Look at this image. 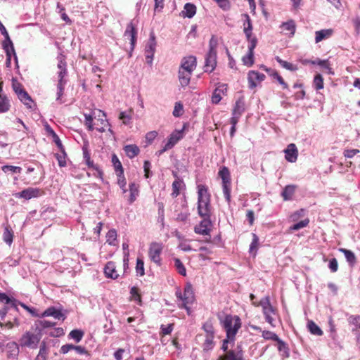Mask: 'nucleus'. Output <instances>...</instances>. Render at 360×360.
Returning a JSON list of instances; mask_svg holds the SVG:
<instances>
[{
    "mask_svg": "<svg viewBox=\"0 0 360 360\" xmlns=\"http://www.w3.org/2000/svg\"><path fill=\"white\" fill-rule=\"evenodd\" d=\"M129 191H130L129 201H130V203H131L136 200V198L139 194L138 186L135 183H131L129 184Z\"/></svg>",
    "mask_w": 360,
    "mask_h": 360,
    "instance_id": "44",
    "label": "nucleus"
},
{
    "mask_svg": "<svg viewBox=\"0 0 360 360\" xmlns=\"http://www.w3.org/2000/svg\"><path fill=\"white\" fill-rule=\"evenodd\" d=\"M128 248H129V245H128L127 243H124L122 244V248L124 250V258H123V262H124V266H127L128 265V262H129V251H128Z\"/></svg>",
    "mask_w": 360,
    "mask_h": 360,
    "instance_id": "62",
    "label": "nucleus"
},
{
    "mask_svg": "<svg viewBox=\"0 0 360 360\" xmlns=\"http://www.w3.org/2000/svg\"><path fill=\"white\" fill-rule=\"evenodd\" d=\"M307 328L309 332L313 335H321L323 334L321 329L313 321H308Z\"/></svg>",
    "mask_w": 360,
    "mask_h": 360,
    "instance_id": "40",
    "label": "nucleus"
},
{
    "mask_svg": "<svg viewBox=\"0 0 360 360\" xmlns=\"http://www.w3.org/2000/svg\"><path fill=\"white\" fill-rule=\"evenodd\" d=\"M197 67V59L194 56H184L180 63L179 69L189 72H193Z\"/></svg>",
    "mask_w": 360,
    "mask_h": 360,
    "instance_id": "10",
    "label": "nucleus"
},
{
    "mask_svg": "<svg viewBox=\"0 0 360 360\" xmlns=\"http://www.w3.org/2000/svg\"><path fill=\"white\" fill-rule=\"evenodd\" d=\"M217 39L214 37H212L209 42L208 52L217 53Z\"/></svg>",
    "mask_w": 360,
    "mask_h": 360,
    "instance_id": "61",
    "label": "nucleus"
},
{
    "mask_svg": "<svg viewBox=\"0 0 360 360\" xmlns=\"http://www.w3.org/2000/svg\"><path fill=\"white\" fill-rule=\"evenodd\" d=\"M347 321L350 325L354 326L353 331H356L360 334V316L350 315Z\"/></svg>",
    "mask_w": 360,
    "mask_h": 360,
    "instance_id": "32",
    "label": "nucleus"
},
{
    "mask_svg": "<svg viewBox=\"0 0 360 360\" xmlns=\"http://www.w3.org/2000/svg\"><path fill=\"white\" fill-rule=\"evenodd\" d=\"M136 272L138 275H139L141 276H143L145 274L144 262L140 258H137V260H136Z\"/></svg>",
    "mask_w": 360,
    "mask_h": 360,
    "instance_id": "56",
    "label": "nucleus"
},
{
    "mask_svg": "<svg viewBox=\"0 0 360 360\" xmlns=\"http://www.w3.org/2000/svg\"><path fill=\"white\" fill-rule=\"evenodd\" d=\"M305 214V210L304 209H300L299 210H297L296 212H293L290 218L292 221H295L298 220L300 217H304Z\"/></svg>",
    "mask_w": 360,
    "mask_h": 360,
    "instance_id": "60",
    "label": "nucleus"
},
{
    "mask_svg": "<svg viewBox=\"0 0 360 360\" xmlns=\"http://www.w3.org/2000/svg\"><path fill=\"white\" fill-rule=\"evenodd\" d=\"M253 304L262 307L266 321L271 326L275 327L274 316L276 314V311L270 303L269 297L268 296L264 297L258 303L253 302Z\"/></svg>",
    "mask_w": 360,
    "mask_h": 360,
    "instance_id": "4",
    "label": "nucleus"
},
{
    "mask_svg": "<svg viewBox=\"0 0 360 360\" xmlns=\"http://www.w3.org/2000/svg\"><path fill=\"white\" fill-rule=\"evenodd\" d=\"M266 78V76L255 70H250L248 74V80L250 89H254L261 84Z\"/></svg>",
    "mask_w": 360,
    "mask_h": 360,
    "instance_id": "12",
    "label": "nucleus"
},
{
    "mask_svg": "<svg viewBox=\"0 0 360 360\" xmlns=\"http://www.w3.org/2000/svg\"><path fill=\"white\" fill-rule=\"evenodd\" d=\"M17 95L18 98L24 103V105H25L28 108H32L33 101L24 89L18 92Z\"/></svg>",
    "mask_w": 360,
    "mask_h": 360,
    "instance_id": "26",
    "label": "nucleus"
},
{
    "mask_svg": "<svg viewBox=\"0 0 360 360\" xmlns=\"http://www.w3.org/2000/svg\"><path fill=\"white\" fill-rule=\"evenodd\" d=\"M184 127L179 130H174L168 137L162 148L156 152V155L160 156L162 153L172 148L184 136Z\"/></svg>",
    "mask_w": 360,
    "mask_h": 360,
    "instance_id": "6",
    "label": "nucleus"
},
{
    "mask_svg": "<svg viewBox=\"0 0 360 360\" xmlns=\"http://www.w3.org/2000/svg\"><path fill=\"white\" fill-rule=\"evenodd\" d=\"M202 329L206 333V336H214V329L210 321L205 322L202 326Z\"/></svg>",
    "mask_w": 360,
    "mask_h": 360,
    "instance_id": "50",
    "label": "nucleus"
},
{
    "mask_svg": "<svg viewBox=\"0 0 360 360\" xmlns=\"http://www.w3.org/2000/svg\"><path fill=\"white\" fill-rule=\"evenodd\" d=\"M104 274L107 278L116 279L118 278L119 274L116 271V266L114 262H108L105 266Z\"/></svg>",
    "mask_w": 360,
    "mask_h": 360,
    "instance_id": "21",
    "label": "nucleus"
},
{
    "mask_svg": "<svg viewBox=\"0 0 360 360\" xmlns=\"http://www.w3.org/2000/svg\"><path fill=\"white\" fill-rule=\"evenodd\" d=\"M281 27L283 32H286L285 34H288L290 37H292L295 32V23L292 20L283 22Z\"/></svg>",
    "mask_w": 360,
    "mask_h": 360,
    "instance_id": "25",
    "label": "nucleus"
},
{
    "mask_svg": "<svg viewBox=\"0 0 360 360\" xmlns=\"http://www.w3.org/2000/svg\"><path fill=\"white\" fill-rule=\"evenodd\" d=\"M198 212L200 217H210V195L204 185L198 186Z\"/></svg>",
    "mask_w": 360,
    "mask_h": 360,
    "instance_id": "2",
    "label": "nucleus"
},
{
    "mask_svg": "<svg viewBox=\"0 0 360 360\" xmlns=\"http://www.w3.org/2000/svg\"><path fill=\"white\" fill-rule=\"evenodd\" d=\"M278 342V349L281 353L282 356H289V349L287 344L280 338L276 341Z\"/></svg>",
    "mask_w": 360,
    "mask_h": 360,
    "instance_id": "38",
    "label": "nucleus"
},
{
    "mask_svg": "<svg viewBox=\"0 0 360 360\" xmlns=\"http://www.w3.org/2000/svg\"><path fill=\"white\" fill-rule=\"evenodd\" d=\"M244 110V104L242 101H236L233 111V115H237L238 116H240L242 112Z\"/></svg>",
    "mask_w": 360,
    "mask_h": 360,
    "instance_id": "57",
    "label": "nucleus"
},
{
    "mask_svg": "<svg viewBox=\"0 0 360 360\" xmlns=\"http://www.w3.org/2000/svg\"><path fill=\"white\" fill-rule=\"evenodd\" d=\"M296 188V186L295 185H288L286 186L282 193L281 196L283 197L284 200H290L292 199V195L295 193Z\"/></svg>",
    "mask_w": 360,
    "mask_h": 360,
    "instance_id": "30",
    "label": "nucleus"
},
{
    "mask_svg": "<svg viewBox=\"0 0 360 360\" xmlns=\"http://www.w3.org/2000/svg\"><path fill=\"white\" fill-rule=\"evenodd\" d=\"M339 250L341 252L344 253L347 261L351 265H354L356 263V257L353 252H352L351 250L345 249V248H340Z\"/></svg>",
    "mask_w": 360,
    "mask_h": 360,
    "instance_id": "39",
    "label": "nucleus"
},
{
    "mask_svg": "<svg viewBox=\"0 0 360 360\" xmlns=\"http://www.w3.org/2000/svg\"><path fill=\"white\" fill-rule=\"evenodd\" d=\"M3 240L9 246H11L13 243V231L8 226L4 228V231L3 233Z\"/></svg>",
    "mask_w": 360,
    "mask_h": 360,
    "instance_id": "34",
    "label": "nucleus"
},
{
    "mask_svg": "<svg viewBox=\"0 0 360 360\" xmlns=\"http://www.w3.org/2000/svg\"><path fill=\"white\" fill-rule=\"evenodd\" d=\"M184 183L182 180L177 179L172 183V195L174 198L177 197L179 195L180 190L184 187Z\"/></svg>",
    "mask_w": 360,
    "mask_h": 360,
    "instance_id": "33",
    "label": "nucleus"
},
{
    "mask_svg": "<svg viewBox=\"0 0 360 360\" xmlns=\"http://www.w3.org/2000/svg\"><path fill=\"white\" fill-rule=\"evenodd\" d=\"M163 250V245L160 243L153 242L150 245L148 255L152 262L158 266L161 264L160 255Z\"/></svg>",
    "mask_w": 360,
    "mask_h": 360,
    "instance_id": "7",
    "label": "nucleus"
},
{
    "mask_svg": "<svg viewBox=\"0 0 360 360\" xmlns=\"http://www.w3.org/2000/svg\"><path fill=\"white\" fill-rule=\"evenodd\" d=\"M302 64L307 65V64H312V65H321V67L323 69L325 72L329 74V75H333V72L330 67V64L327 60H320L316 59V60H303L302 61Z\"/></svg>",
    "mask_w": 360,
    "mask_h": 360,
    "instance_id": "18",
    "label": "nucleus"
},
{
    "mask_svg": "<svg viewBox=\"0 0 360 360\" xmlns=\"http://www.w3.org/2000/svg\"><path fill=\"white\" fill-rule=\"evenodd\" d=\"M223 193L228 202L231 201V182L222 183Z\"/></svg>",
    "mask_w": 360,
    "mask_h": 360,
    "instance_id": "47",
    "label": "nucleus"
},
{
    "mask_svg": "<svg viewBox=\"0 0 360 360\" xmlns=\"http://www.w3.org/2000/svg\"><path fill=\"white\" fill-rule=\"evenodd\" d=\"M257 43L253 40L252 43L248 44V52L242 58L243 64L248 67H250L254 63V49H255Z\"/></svg>",
    "mask_w": 360,
    "mask_h": 360,
    "instance_id": "17",
    "label": "nucleus"
},
{
    "mask_svg": "<svg viewBox=\"0 0 360 360\" xmlns=\"http://www.w3.org/2000/svg\"><path fill=\"white\" fill-rule=\"evenodd\" d=\"M113 167L116 172L117 176H121L124 174V169L119 159H112Z\"/></svg>",
    "mask_w": 360,
    "mask_h": 360,
    "instance_id": "49",
    "label": "nucleus"
},
{
    "mask_svg": "<svg viewBox=\"0 0 360 360\" xmlns=\"http://www.w3.org/2000/svg\"><path fill=\"white\" fill-rule=\"evenodd\" d=\"M0 302L5 304H11L13 307L17 309L16 300L11 299L5 293L0 292Z\"/></svg>",
    "mask_w": 360,
    "mask_h": 360,
    "instance_id": "48",
    "label": "nucleus"
},
{
    "mask_svg": "<svg viewBox=\"0 0 360 360\" xmlns=\"http://www.w3.org/2000/svg\"><path fill=\"white\" fill-rule=\"evenodd\" d=\"M124 150L128 158H134L135 156H137L140 152L139 148L134 144L125 146L124 147Z\"/></svg>",
    "mask_w": 360,
    "mask_h": 360,
    "instance_id": "29",
    "label": "nucleus"
},
{
    "mask_svg": "<svg viewBox=\"0 0 360 360\" xmlns=\"http://www.w3.org/2000/svg\"><path fill=\"white\" fill-rule=\"evenodd\" d=\"M196 13V6L191 3H186L184 6V10L181 15L184 18H193Z\"/></svg>",
    "mask_w": 360,
    "mask_h": 360,
    "instance_id": "24",
    "label": "nucleus"
},
{
    "mask_svg": "<svg viewBox=\"0 0 360 360\" xmlns=\"http://www.w3.org/2000/svg\"><path fill=\"white\" fill-rule=\"evenodd\" d=\"M41 338V329H39L37 333L32 331L25 332L20 338L19 342L22 347H27L32 349L37 347L38 343Z\"/></svg>",
    "mask_w": 360,
    "mask_h": 360,
    "instance_id": "5",
    "label": "nucleus"
},
{
    "mask_svg": "<svg viewBox=\"0 0 360 360\" xmlns=\"http://www.w3.org/2000/svg\"><path fill=\"white\" fill-rule=\"evenodd\" d=\"M42 316H53L56 319H65V315L62 311L53 307L47 308L41 314Z\"/></svg>",
    "mask_w": 360,
    "mask_h": 360,
    "instance_id": "22",
    "label": "nucleus"
},
{
    "mask_svg": "<svg viewBox=\"0 0 360 360\" xmlns=\"http://www.w3.org/2000/svg\"><path fill=\"white\" fill-rule=\"evenodd\" d=\"M227 91V84H218L217 86L215 88L212 96V103L214 104L219 103L222 99L223 96L226 94Z\"/></svg>",
    "mask_w": 360,
    "mask_h": 360,
    "instance_id": "16",
    "label": "nucleus"
},
{
    "mask_svg": "<svg viewBox=\"0 0 360 360\" xmlns=\"http://www.w3.org/2000/svg\"><path fill=\"white\" fill-rule=\"evenodd\" d=\"M41 195L40 190L37 188H27L20 192L15 194L16 198H24L25 200H30L33 198H37Z\"/></svg>",
    "mask_w": 360,
    "mask_h": 360,
    "instance_id": "15",
    "label": "nucleus"
},
{
    "mask_svg": "<svg viewBox=\"0 0 360 360\" xmlns=\"http://www.w3.org/2000/svg\"><path fill=\"white\" fill-rule=\"evenodd\" d=\"M133 109L130 108L127 111L120 112L119 119L124 125H129L131 122Z\"/></svg>",
    "mask_w": 360,
    "mask_h": 360,
    "instance_id": "28",
    "label": "nucleus"
},
{
    "mask_svg": "<svg viewBox=\"0 0 360 360\" xmlns=\"http://www.w3.org/2000/svg\"><path fill=\"white\" fill-rule=\"evenodd\" d=\"M117 184L120 186V187L122 188L123 193H126L127 192V189H126L127 183H126V179H125L124 174L117 176Z\"/></svg>",
    "mask_w": 360,
    "mask_h": 360,
    "instance_id": "63",
    "label": "nucleus"
},
{
    "mask_svg": "<svg viewBox=\"0 0 360 360\" xmlns=\"http://www.w3.org/2000/svg\"><path fill=\"white\" fill-rule=\"evenodd\" d=\"M158 134V131H150L146 133L143 141L144 146L147 147L148 146L152 144L154 140L157 138Z\"/></svg>",
    "mask_w": 360,
    "mask_h": 360,
    "instance_id": "37",
    "label": "nucleus"
},
{
    "mask_svg": "<svg viewBox=\"0 0 360 360\" xmlns=\"http://www.w3.org/2000/svg\"><path fill=\"white\" fill-rule=\"evenodd\" d=\"M83 335L84 333L82 330L77 329L72 330L69 334V336L75 340L76 342H80Z\"/></svg>",
    "mask_w": 360,
    "mask_h": 360,
    "instance_id": "54",
    "label": "nucleus"
},
{
    "mask_svg": "<svg viewBox=\"0 0 360 360\" xmlns=\"http://www.w3.org/2000/svg\"><path fill=\"white\" fill-rule=\"evenodd\" d=\"M203 219L200 222L198 225L194 227V231L195 233L201 235H210L212 226V222L210 217H202Z\"/></svg>",
    "mask_w": 360,
    "mask_h": 360,
    "instance_id": "13",
    "label": "nucleus"
},
{
    "mask_svg": "<svg viewBox=\"0 0 360 360\" xmlns=\"http://www.w3.org/2000/svg\"><path fill=\"white\" fill-rule=\"evenodd\" d=\"M221 325L226 332V336L229 339H236L238 330L241 328V320L236 315H226L220 320Z\"/></svg>",
    "mask_w": 360,
    "mask_h": 360,
    "instance_id": "3",
    "label": "nucleus"
},
{
    "mask_svg": "<svg viewBox=\"0 0 360 360\" xmlns=\"http://www.w3.org/2000/svg\"><path fill=\"white\" fill-rule=\"evenodd\" d=\"M156 39L155 36L153 32H151L150 34V37L148 41L146 43V47H145V55L146 58L147 60V63L150 65L153 63L154 53L155 52L156 49Z\"/></svg>",
    "mask_w": 360,
    "mask_h": 360,
    "instance_id": "8",
    "label": "nucleus"
},
{
    "mask_svg": "<svg viewBox=\"0 0 360 360\" xmlns=\"http://www.w3.org/2000/svg\"><path fill=\"white\" fill-rule=\"evenodd\" d=\"M333 34L332 29H323L315 32V43L318 44L324 39L330 38Z\"/></svg>",
    "mask_w": 360,
    "mask_h": 360,
    "instance_id": "23",
    "label": "nucleus"
},
{
    "mask_svg": "<svg viewBox=\"0 0 360 360\" xmlns=\"http://www.w3.org/2000/svg\"><path fill=\"white\" fill-rule=\"evenodd\" d=\"M313 84L316 90H320L323 88V79L320 74L314 77Z\"/></svg>",
    "mask_w": 360,
    "mask_h": 360,
    "instance_id": "52",
    "label": "nucleus"
},
{
    "mask_svg": "<svg viewBox=\"0 0 360 360\" xmlns=\"http://www.w3.org/2000/svg\"><path fill=\"white\" fill-rule=\"evenodd\" d=\"M217 66V53L207 52L205 58L203 70L205 72L211 73Z\"/></svg>",
    "mask_w": 360,
    "mask_h": 360,
    "instance_id": "14",
    "label": "nucleus"
},
{
    "mask_svg": "<svg viewBox=\"0 0 360 360\" xmlns=\"http://www.w3.org/2000/svg\"><path fill=\"white\" fill-rule=\"evenodd\" d=\"M262 336L265 340L277 341L279 339L278 336L274 332L269 330H263L262 331Z\"/></svg>",
    "mask_w": 360,
    "mask_h": 360,
    "instance_id": "55",
    "label": "nucleus"
},
{
    "mask_svg": "<svg viewBox=\"0 0 360 360\" xmlns=\"http://www.w3.org/2000/svg\"><path fill=\"white\" fill-rule=\"evenodd\" d=\"M174 265H175V267L179 274H181L183 276H186V268L179 259L176 258L174 259Z\"/></svg>",
    "mask_w": 360,
    "mask_h": 360,
    "instance_id": "46",
    "label": "nucleus"
},
{
    "mask_svg": "<svg viewBox=\"0 0 360 360\" xmlns=\"http://www.w3.org/2000/svg\"><path fill=\"white\" fill-rule=\"evenodd\" d=\"M259 245V238L255 233H252V240L250 245V252H256Z\"/></svg>",
    "mask_w": 360,
    "mask_h": 360,
    "instance_id": "58",
    "label": "nucleus"
},
{
    "mask_svg": "<svg viewBox=\"0 0 360 360\" xmlns=\"http://www.w3.org/2000/svg\"><path fill=\"white\" fill-rule=\"evenodd\" d=\"M117 237V234L115 229H112L109 230L106 234V243H108L110 245H115Z\"/></svg>",
    "mask_w": 360,
    "mask_h": 360,
    "instance_id": "36",
    "label": "nucleus"
},
{
    "mask_svg": "<svg viewBox=\"0 0 360 360\" xmlns=\"http://www.w3.org/2000/svg\"><path fill=\"white\" fill-rule=\"evenodd\" d=\"M221 360H243V353L241 351L229 350L226 355L221 356Z\"/></svg>",
    "mask_w": 360,
    "mask_h": 360,
    "instance_id": "27",
    "label": "nucleus"
},
{
    "mask_svg": "<svg viewBox=\"0 0 360 360\" xmlns=\"http://www.w3.org/2000/svg\"><path fill=\"white\" fill-rule=\"evenodd\" d=\"M242 17L244 18L243 32L248 43H252L253 40L255 41V43H257V37L252 34L253 27L250 16L247 13H244Z\"/></svg>",
    "mask_w": 360,
    "mask_h": 360,
    "instance_id": "9",
    "label": "nucleus"
},
{
    "mask_svg": "<svg viewBox=\"0 0 360 360\" xmlns=\"http://www.w3.org/2000/svg\"><path fill=\"white\" fill-rule=\"evenodd\" d=\"M193 73L188 71L179 70H178V79L179 84L182 88H185L188 86L191 82V76Z\"/></svg>",
    "mask_w": 360,
    "mask_h": 360,
    "instance_id": "20",
    "label": "nucleus"
},
{
    "mask_svg": "<svg viewBox=\"0 0 360 360\" xmlns=\"http://www.w3.org/2000/svg\"><path fill=\"white\" fill-rule=\"evenodd\" d=\"M85 121L84 124L87 129L90 131L96 129L100 132L105 131L107 129L111 131L110 124L105 119V113L102 110H98V115L96 111H93L89 114H84Z\"/></svg>",
    "mask_w": 360,
    "mask_h": 360,
    "instance_id": "1",
    "label": "nucleus"
},
{
    "mask_svg": "<svg viewBox=\"0 0 360 360\" xmlns=\"http://www.w3.org/2000/svg\"><path fill=\"white\" fill-rule=\"evenodd\" d=\"M35 324L37 326V329L39 330V329L41 330L43 328L53 327L56 323L47 320H39L36 321Z\"/></svg>",
    "mask_w": 360,
    "mask_h": 360,
    "instance_id": "45",
    "label": "nucleus"
},
{
    "mask_svg": "<svg viewBox=\"0 0 360 360\" xmlns=\"http://www.w3.org/2000/svg\"><path fill=\"white\" fill-rule=\"evenodd\" d=\"M285 158H297L298 150L295 143H290L285 149L283 150Z\"/></svg>",
    "mask_w": 360,
    "mask_h": 360,
    "instance_id": "31",
    "label": "nucleus"
},
{
    "mask_svg": "<svg viewBox=\"0 0 360 360\" xmlns=\"http://www.w3.org/2000/svg\"><path fill=\"white\" fill-rule=\"evenodd\" d=\"M276 61L283 68L286 70H291V71H295L297 70V68L296 65L288 63L285 60H282L278 56L276 58Z\"/></svg>",
    "mask_w": 360,
    "mask_h": 360,
    "instance_id": "43",
    "label": "nucleus"
},
{
    "mask_svg": "<svg viewBox=\"0 0 360 360\" xmlns=\"http://www.w3.org/2000/svg\"><path fill=\"white\" fill-rule=\"evenodd\" d=\"M2 46H3V49H4V51H8V50L11 49V51H12V53L13 54V57L15 58V63H18V58H17V56H16V53L15 51L13 44L12 41L11 40L9 36H8V39L5 38V40L3 41Z\"/></svg>",
    "mask_w": 360,
    "mask_h": 360,
    "instance_id": "35",
    "label": "nucleus"
},
{
    "mask_svg": "<svg viewBox=\"0 0 360 360\" xmlns=\"http://www.w3.org/2000/svg\"><path fill=\"white\" fill-rule=\"evenodd\" d=\"M2 170L4 172H11L12 173H20L21 168L20 167L12 166V165H4L2 167Z\"/></svg>",
    "mask_w": 360,
    "mask_h": 360,
    "instance_id": "59",
    "label": "nucleus"
},
{
    "mask_svg": "<svg viewBox=\"0 0 360 360\" xmlns=\"http://www.w3.org/2000/svg\"><path fill=\"white\" fill-rule=\"evenodd\" d=\"M194 300L195 295L193 292V286L191 283H187L184 290L182 307L185 308L188 312L189 307H188V304H193Z\"/></svg>",
    "mask_w": 360,
    "mask_h": 360,
    "instance_id": "11",
    "label": "nucleus"
},
{
    "mask_svg": "<svg viewBox=\"0 0 360 360\" xmlns=\"http://www.w3.org/2000/svg\"><path fill=\"white\" fill-rule=\"evenodd\" d=\"M219 176L222 179V183L231 182L230 172L226 167H223L219 172Z\"/></svg>",
    "mask_w": 360,
    "mask_h": 360,
    "instance_id": "41",
    "label": "nucleus"
},
{
    "mask_svg": "<svg viewBox=\"0 0 360 360\" xmlns=\"http://www.w3.org/2000/svg\"><path fill=\"white\" fill-rule=\"evenodd\" d=\"M136 34L137 32L134 24L132 22L129 23L124 32V36L130 39L131 49H134L136 44Z\"/></svg>",
    "mask_w": 360,
    "mask_h": 360,
    "instance_id": "19",
    "label": "nucleus"
},
{
    "mask_svg": "<svg viewBox=\"0 0 360 360\" xmlns=\"http://www.w3.org/2000/svg\"><path fill=\"white\" fill-rule=\"evenodd\" d=\"M214 336H206L205 342L202 345L204 351H210L214 348Z\"/></svg>",
    "mask_w": 360,
    "mask_h": 360,
    "instance_id": "42",
    "label": "nucleus"
},
{
    "mask_svg": "<svg viewBox=\"0 0 360 360\" xmlns=\"http://www.w3.org/2000/svg\"><path fill=\"white\" fill-rule=\"evenodd\" d=\"M309 223V219L308 218L304 219V220H302L299 221L298 223L295 224L292 226H290V229L291 231H297L302 228H304L308 226Z\"/></svg>",
    "mask_w": 360,
    "mask_h": 360,
    "instance_id": "51",
    "label": "nucleus"
},
{
    "mask_svg": "<svg viewBox=\"0 0 360 360\" xmlns=\"http://www.w3.org/2000/svg\"><path fill=\"white\" fill-rule=\"evenodd\" d=\"M352 22L355 28L356 34L360 33V16L356 15L352 19Z\"/></svg>",
    "mask_w": 360,
    "mask_h": 360,
    "instance_id": "64",
    "label": "nucleus"
},
{
    "mask_svg": "<svg viewBox=\"0 0 360 360\" xmlns=\"http://www.w3.org/2000/svg\"><path fill=\"white\" fill-rule=\"evenodd\" d=\"M184 113V106L181 102L175 103L174 108L172 112V115L175 117L181 116Z\"/></svg>",
    "mask_w": 360,
    "mask_h": 360,
    "instance_id": "53",
    "label": "nucleus"
}]
</instances>
